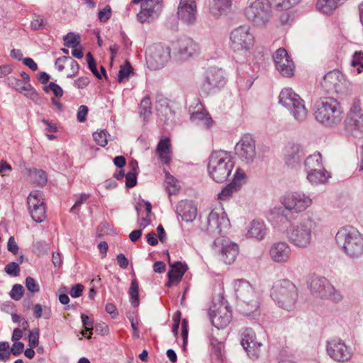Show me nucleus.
<instances>
[{
  "label": "nucleus",
  "mask_w": 363,
  "mask_h": 363,
  "mask_svg": "<svg viewBox=\"0 0 363 363\" xmlns=\"http://www.w3.org/2000/svg\"><path fill=\"white\" fill-rule=\"evenodd\" d=\"M316 228L315 220L307 216L291 223L286 230V236L294 246L306 249L311 245Z\"/></svg>",
  "instance_id": "1"
},
{
  "label": "nucleus",
  "mask_w": 363,
  "mask_h": 363,
  "mask_svg": "<svg viewBox=\"0 0 363 363\" xmlns=\"http://www.w3.org/2000/svg\"><path fill=\"white\" fill-rule=\"evenodd\" d=\"M270 296L279 308L291 311L296 308L298 290L291 280L282 279L273 284Z\"/></svg>",
  "instance_id": "2"
},
{
  "label": "nucleus",
  "mask_w": 363,
  "mask_h": 363,
  "mask_svg": "<svg viewBox=\"0 0 363 363\" xmlns=\"http://www.w3.org/2000/svg\"><path fill=\"white\" fill-rule=\"evenodd\" d=\"M234 167L231 153L225 150H214L210 155L208 172L216 182H223L230 176Z\"/></svg>",
  "instance_id": "3"
},
{
  "label": "nucleus",
  "mask_w": 363,
  "mask_h": 363,
  "mask_svg": "<svg viewBox=\"0 0 363 363\" xmlns=\"http://www.w3.org/2000/svg\"><path fill=\"white\" fill-rule=\"evenodd\" d=\"M343 109L340 104L333 98H325L316 104L315 118L321 124L335 127L343 118Z\"/></svg>",
  "instance_id": "4"
},
{
  "label": "nucleus",
  "mask_w": 363,
  "mask_h": 363,
  "mask_svg": "<svg viewBox=\"0 0 363 363\" xmlns=\"http://www.w3.org/2000/svg\"><path fill=\"white\" fill-rule=\"evenodd\" d=\"M337 244L351 257L363 254V235L352 226L341 228L335 236Z\"/></svg>",
  "instance_id": "5"
},
{
  "label": "nucleus",
  "mask_w": 363,
  "mask_h": 363,
  "mask_svg": "<svg viewBox=\"0 0 363 363\" xmlns=\"http://www.w3.org/2000/svg\"><path fill=\"white\" fill-rule=\"evenodd\" d=\"M255 38L249 26H240L230 34L229 45L233 52L245 55L253 48Z\"/></svg>",
  "instance_id": "6"
},
{
  "label": "nucleus",
  "mask_w": 363,
  "mask_h": 363,
  "mask_svg": "<svg viewBox=\"0 0 363 363\" xmlns=\"http://www.w3.org/2000/svg\"><path fill=\"white\" fill-rule=\"evenodd\" d=\"M279 101L290 111L296 121L303 122L306 119L308 110L304 101L291 88H285L281 90L279 96Z\"/></svg>",
  "instance_id": "7"
},
{
  "label": "nucleus",
  "mask_w": 363,
  "mask_h": 363,
  "mask_svg": "<svg viewBox=\"0 0 363 363\" xmlns=\"http://www.w3.org/2000/svg\"><path fill=\"white\" fill-rule=\"evenodd\" d=\"M234 288L237 298L247 307L244 311L245 313L250 315L259 308V294L249 281L244 279L237 280L234 283Z\"/></svg>",
  "instance_id": "8"
},
{
  "label": "nucleus",
  "mask_w": 363,
  "mask_h": 363,
  "mask_svg": "<svg viewBox=\"0 0 363 363\" xmlns=\"http://www.w3.org/2000/svg\"><path fill=\"white\" fill-rule=\"evenodd\" d=\"M269 4L264 0H255L245 8V16L255 26L264 27L271 18V10Z\"/></svg>",
  "instance_id": "9"
},
{
  "label": "nucleus",
  "mask_w": 363,
  "mask_h": 363,
  "mask_svg": "<svg viewBox=\"0 0 363 363\" xmlns=\"http://www.w3.org/2000/svg\"><path fill=\"white\" fill-rule=\"evenodd\" d=\"M280 202L289 211L301 213L311 206L313 199L303 191H292L283 196Z\"/></svg>",
  "instance_id": "10"
},
{
  "label": "nucleus",
  "mask_w": 363,
  "mask_h": 363,
  "mask_svg": "<svg viewBox=\"0 0 363 363\" xmlns=\"http://www.w3.org/2000/svg\"><path fill=\"white\" fill-rule=\"evenodd\" d=\"M345 126L353 136H363V110L359 99L353 100L345 119Z\"/></svg>",
  "instance_id": "11"
},
{
  "label": "nucleus",
  "mask_w": 363,
  "mask_h": 363,
  "mask_svg": "<svg viewBox=\"0 0 363 363\" xmlns=\"http://www.w3.org/2000/svg\"><path fill=\"white\" fill-rule=\"evenodd\" d=\"M169 60L170 48L162 44L150 46L146 52L147 65L154 70L164 67Z\"/></svg>",
  "instance_id": "12"
},
{
  "label": "nucleus",
  "mask_w": 363,
  "mask_h": 363,
  "mask_svg": "<svg viewBox=\"0 0 363 363\" xmlns=\"http://www.w3.org/2000/svg\"><path fill=\"white\" fill-rule=\"evenodd\" d=\"M349 82L344 74L337 69L328 72L321 82V86L328 94L343 93L348 88Z\"/></svg>",
  "instance_id": "13"
},
{
  "label": "nucleus",
  "mask_w": 363,
  "mask_h": 363,
  "mask_svg": "<svg viewBox=\"0 0 363 363\" xmlns=\"http://www.w3.org/2000/svg\"><path fill=\"white\" fill-rule=\"evenodd\" d=\"M213 244L216 252L225 264H231L235 261L239 253L238 244L225 237L217 238Z\"/></svg>",
  "instance_id": "14"
},
{
  "label": "nucleus",
  "mask_w": 363,
  "mask_h": 363,
  "mask_svg": "<svg viewBox=\"0 0 363 363\" xmlns=\"http://www.w3.org/2000/svg\"><path fill=\"white\" fill-rule=\"evenodd\" d=\"M225 83L224 72L222 69L210 67L203 74L201 89L208 94L224 86Z\"/></svg>",
  "instance_id": "15"
},
{
  "label": "nucleus",
  "mask_w": 363,
  "mask_h": 363,
  "mask_svg": "<svg viewBox=\"0 0 363 363\" xmlns=\"http://www.w3.org/2000/svg\"><path fill=\"white\" fill-rule=\"evenodd\" d=\"M326 350L330 358L337 362H346L352 356L351 349L346 345L344 341L339 338L332 339L328 341Z\"/></svg>",
  "instance_id": "16"
},
{
  "label": "nucleus",
  "mask_w": 363,
  "mask_h": 363,
  "mask_svg": "<svg viewBox=\"0 0 363 363\" xmlns=\"http://www.w3.org/2000/svg\"><path fill=\"white\" fill-rule=\"evenodd\" d=\"M208 315L212 324L218 329L225 328L232 318L230 308L223 303H213L209 308Z\"/></svg>",
  "instance_id": "17"
},
{
  "label": "nucleus",
  "mask_w": 363,
  "mask_h": 363,
  "mask_svg": "<svg viewBox=\"0 0 363 363\" xmlns=\"http://www.w3.org/2000/svg\"><path fill=\"white\" fill-rule=\"evenodd\" d=\"M235 154L246 163L252 162L256 158L255 141L250 135H245L241 138L235 147Z\"/></svg>",
  "instance_id": "18"
},
{
  "label": "nucleus",
  "mask_w": 363,
  "mask_h": 363,
  "mask_svg": "<svg viewBox=\"0 0 363 363\" xmlns=\"http://www.w3.org/2000/svg\"><path fill=\"white\" fill-rule=\"evenodd\" d=\"M273 58L276 69L283 77H290L294 75V63L284 48L278 49Z\"/></svg>",
  "instance_id": "19"
},
{
  "label": "nucleus",
  "mask_w": 363,
  "mask_h": 363,
  "mask_svg": "<svg viewBox=\"0 0 363 363\" xmlns=\"http://www.w3.org/2000/svg\"><path fill=\"white\" fill-rule=\"evenodd\" d=\"M197 9L195 0H180L177 8L178 18L186 25H192L196 21Z\"/></svg>",
  "instance_id": "20"
},
{
  "label": "nucleus",
  "mask_w": 363,
  "mask_h": 363,
  "mask_svg": "<svg viewBox=\"0 0 363 363\" xmlns=\"http://www.w3.org/2000/svg\"><path fill=\"white\" fill-rule=\"evenodd\" d=\"M291 248L284 241L276 242L272 245L269 250L271 259L275 263L284 264L288 262L291 257Z\"/></svg>",
  "instance_id": "21"
},
{
  "label": "nucleus",
  "mask_w": 363,
  "mask_h": 363,
  "mask_svg": "<svg viewBox=\"0 0 363 363\" xmlns=\"http://www.w3.org/2000/svg\"><path fill=\"white\" fill-rule=\"evenodd\" d=\"M241 345L252 359L255 360L258 359L260 355L262 344L256 340L255 334L252 329H246L245 330Z\"/></svg>",
  "instance_id": "22"
},
{
  "label": "nucleus",
  "mask_w": 363,
  "mask_h": 363,
  "mask_svg": "<svg viewBox=\"0 0 363 363\" xmlns=\"http://www.w3.org/2000/svg\"><path fill=\"white\" fill-rule=\"evenodd\" d=\"M207 223L209 230H218V232H221L223 228H228L230 225L225 213L221 208L212 210L208 215Z\"/></svg>",
  "instance_id": "23"
},
{
  "label": "nucleus",
  "mask_w": 363,
  "mask_h": 363,
  "mask_svg": "<svg viewBox=\"0 0 363 363\" xmlns=\"http://www.w3.org/2000/svg\"><path fill=\"white\" fill-rule=\"evenodd\" d=\"M200 52L199 45L189 38H181L178 41V54L181 59L186 60Z\"/></svg>",
  "instance_id": "24"
},
{
  "label": "nucleus",
  "mask_w": 363,
  "mask_h": 363,
  "mask_svg": "<svg viewBox=\"0 0 363 363\" xmlns=\"http://www.w3.org/2000/svg\"><path fill=\"white\" fill-rule=\"evenodd\" d=\"M286 164L291 168L298 165L301 160V146L296 143H288L284 150Z\"/></svg>",
  "instance_id": "25"
},
{
  "label": "nucleus",
  "mask_w": 363,
  "mask_h": 363,
  "mask_svg": "<svg viewBox=\"0 0 363 363\" xmlns=\"http://www.w3.org/2000/svg\"><path fill=\"white\" fill-rule=\"evenodd\" d=\"M177 213L185 222H192L196 217L197 208L192 201H181L177 207Z\"/></svg>",
  "instance_id": "26"
},
{
  "label": "nucleus",
  "mask_w": 363,
  "mask_h": 363,
  "mask_svg": "<svg viewBox=\"0 0 363 363\" xmlns=\"http://www.w3.org/2000/svg\"><path fill=\"white\" fill-rule=\"evenodd\" d=\"M311 292L315 296L324 298L328 292L332 289V284L325 277H315L311 282Z\"/></svg>",
  "instance_id": "27"
},
{
  "label": "nucleus",
  "mask_w": 363,
  "mask_h": 363,
  "mask_svg": "<svg viewBox=\"0 0 363 363\" xmlns=\"http://www.w3.org/2000/svg\"><path fill=\"white\" fill-rule=\"evenodd\" d=\"M169 264L172 269L169 271L167 274L169 280L167 283V286L169 287L174 283L180 282L187 269V267L186 265L182 264L180 262H176L174 264H172L169 258Z\"/></svg>",
  "instance_id": "28"
},
{
  "label": "nucleus",
  "mask_w": 363,
  "mask_h": 363,
  "mask_svg": "<svg viewBox=\"0 0 363 363\" xmlns=\"http://www.w3.org/2000/svg\"><path fill=\"white\" fill-rule=\"evenodd\" d=\"M232 6L231 0H210L209 11L215 17L226 14Z\"/></svg>",
  "instance_id": "29"
},
{
  "label": "nucleus",
  "mask_w": 363,
  "mask_h": 363,
  "mask_svg": "<svg viewBox=\"0 0 363 363\" xmlns=\"http://www.w3.org/2000/svg\"><path fill=\"white\" fill-rule=\"evenodd\" d=\"M267 233V228L263 221L254 220L247 228V236L255 238L257 240H262Z\"/></svg>",
  "instance_id": "30"
},
{
  "label": "nucleus",
  "mask_w": 363,
  "mask_h": 363,
  "mask_svg": "<svg viewBox=\"0 0 363 363\" xmlns=\"http://www.w3.org/2000/svg\"><path fill=\"white\" fill-rule=\"evenodd\" d=\"M11 83L16 91L24 94L32 100H35L38 98V93L30 83L25 82L21 79H11Z\"/></svg>",
  "instance_id": "31"
},
{
  "label": "nucleus",
  "mask_w": 363,
  "mask_h": 363,
  "mask_svg": "<svg viewBox=\"0 0 363 363\" xmlns=\"http://www.w3.org/2000/svg\"><path fill=\"white\" fill-rule=\"evenodd\" d=\"M342 4L340 0H317V11L325 15H331Z\"/></svg>",
  "instance_id": "32"
},
{
  "label": "nucleus",
  "mask_w": 363,
  "mask_h": 363,
  "mask_svg": "<svg viewBox=\"0 0 363 363\" xmlns=\"http://www.w3.org/2000/svg\"><path fill=\"white\" fill-rule=\"evenodd\" d=\"M191 120L206 129L211 128L214 123L210 114L206 110H198L191 114Z\"/></svg>",
  "instance_id": "33"
},
{
  "label": "nucleus",
  "mask_w": 363,
  "mask_h": 363,
  "mask_svg": "<svg viewBox=\"0 0 363 363\" xmlns=\"http://www.w3.org/2000/svg\"><path fill=\"white\" fill-rule=\"evenodd\" d=\"M156 152L164 164H169L171 161V143L169 138H164L159 142Z\"/></svg>",
  "instance_id": "34"
},
{
  "label": "nucleus",
  "mask_w": 363,
  "mask_h": 363,
  "mask_svg": "<svg viewBox=\"0 0 363 363\" xmlns=\"http://www.w3.org/2000/svg\"><path fill=\"white\" fill-rule=\"evenodd\" d=\"M330 178V175L325 169H322L317 171L309 172L307 173V179L315 185L325 184Z\"/></svg>",
  "instance_id": "35"
},
{
  "label": "nucleus",
  "mask_w": 363,
  "mask_h": 363,
  "mask_svg": "<svg viewBox=\"0 0 363 363\" xmlns=\"http://www.w3.org/2000/svg\"><path fill=\"white\" fill-rule=\"evenodd\" d=\"M322 156L320 152H315L306 157L304 165L307 173L322 169Z\"/></svg>",
  "instance_id": "36"
},
{
  "label": "nucleus",
  "mask_w": 363,
  "mask_h": 363,
  "mask_svg": "<svg viewBox=\"0 0 363 363\" xmlns=\"http://www.w3.org/2000/svg\"><path fill=\"white\" fill-rule=\"evenodd\" d=\"M301 0H267L270 6L277 11H289Z\"/></svg>",
  "instance_id": "37"
},
{
  "label": "nucleus",
  "mask_w": 363,
  "mask_h": 363,
  "mask_svg": "<svg viewBox=\"0 0 363 363\" xmlns=\"http://www.w3.org/2000/svg\"><path fill=\"white\" fill-rule=\"evenodd\" d=\"M40 206H45L43 194L38 190H34L28 196V208H34Z\"/></svg>",
  "instance_id": "38"
},
{
  "label": "nucleus",
  "mask_w": 363,
  "mask_h": 363,
  "mask_svg": "<svg viewBox=\"0 0 363 363\" xmlns=\"http://www.w3.org/2000/svg\"><path fill=\"white\" fill-rule=\"evenodd\" d=\"M155 11L152 6L148 4L147 1H145L140 6V11L137 14V20L141 23H144L149 21L150 18L153 16Z\"/></svg>",
  "instance_id": "39"
},
{
  "label": "nucleus",
  "mask_w": 363,
  "mask_h": 363,
  "mask_svg": "<svg viewBox=\"0 0 363 363\" xmlns=\"http://www.w3.org/2000/svg\"><path fill=\"white\" fill-rule=\"evenodd\" d=\"M130 296V302L133 307H138L140 303L139 301V286L136 279L131 281L130 286L128 290Z\"/></svg>",
  "instance_id": "40"
},
{
  "label": "nucleus",
  "mask_w": 363,
  "mask_h": 363,
  "mask_svg": "<svg viewBox=\"0 0 363 363\" xmlns=\"http://www.w3.org/2000/svg\"><path fill=\"white\" fill-rule=\"evenodd\" d=\"M350 65L352 71L358 74L363 72V52L357 51L352 55Z\"/></svg>",
  "instance_id": "41"
},
{
  "label": "nucleus",
  "mask_w": 363,
  "mask_h": 363,
  "mask_svg": "<svg viewBox=\"0 0 363 363\" xmlns=\"http://www.w3.org/2000/svg\"><path fill=\"white\" fill-rule=\"evenodd\" d=\"M140 116L144 118L147 119L152 113V103L149 96H145L140 101Z\"/></svg>",
  "instance_id": "42"
},
{
  "label": "nucleus",
  "mask_w": 363,
  "mask_h": 363,
  "mask_svg": "<svg viewBox=\"0 0 363 363\" xmlns=\"http://www.w3.org/2000/svg\"><path fill=\"white\" fill-rule=\"evenodd\" d=\"M32 219L36 223H42L46 218L45 206L28 208Z\"/></svg>",
  "instance_id": "43"
},
{
  "label": "nucleus",
  "mask_w": 363,
  "mask_h": 363,
  "mask_svg": "<svg viewBox=\"0 0 363 363\" xmlns=\"http://www.w3.org/2000/svg\"><path fill=\"white\" fill-rule=\"evenodd\" d=\"M133 72V67L130 62L125 61V62L120 66V69L118 74V81L121 83L124 81H127L129 78L130 74Z\"/></svg>",
  "instance_id": "44"
},
{
  "label": "nucleus",
  "mask_w": 363,
  "mask_h": 363,
  "mask_svg": "<svg viewBox=\"0 0 363 363\" xmlns=\"http://www.w3.org/2000/svg\"><path fill=\"white\" fill-rule=\"evenodd\" d=\"M245 179L246 176L245 172L242 169L238 168L230 184L239 190L241 186L245 183Z\"/></svg>",
  "instance_id": "45"
},
{
  "label": "nucleus",
  "mask_w": 363,
  "mask_h": 363,
  "mask_svg": "<svg viewBox=\"0 0 363 363\" xmlns=\"http://www.w3.org/2000/svg\"><path fill=\"white\" fill-rule=\"evenodd\" d=\"M165 182L169 194H173L179 189L177 180L169 172L165 174Z\"/></svg>",
  "instance_id": "46"
},
{
  "label": "nucleus",
  "mask_w": 363,
  "mask_h": 363,
  "mask_svg": "<svg viewBox=\"0 0 363 363\" xmlns=\"http://www.w3.org/2000/svg\"><path fill=\"white\" fill-rule=\"evenodd\" d=\"M109 134L104 130H97L93 133L94 141L100 146L105 147L108 143Z\"/></svg>",
  "instance_id": "47"
},
{
  "label": "nucleus",
  "mask_w": 363,
  "mask_h": 363,
  "mask_svg": "<svg viewBox=\"0 0 363 363\" xmlns=\"http://www.w3.org/2000/svg\"><path fill=\"white\" fill-rule=\"evenodd\" d=\"M238 190L230 183L218 194V199L221 201L228 200Z\"/></svg>",
  "instance_id": "48"
},
{
  "label": "nucleus",
  "mask_w": 363,
  "mask_h": 363,
  "mask_svg": "<svg viewBox=\"0 0 363 363\" xmlns=\"http://www.w3.org/2000/svg\"><path fill=\"white\" fill-rule=\"evenodd\" d=\"M325 298H328L335 303H339L342 301L343 295L339 290L336 289L332 284V289L329 290Z\"/></svg>",
  "instance_id": "49"
},
{
  "label": "nucleus",
  "mask_w": 363,
  "mask_h": 363,
  "mask_svg": "<svg viewBox=\"0 0 363 363\" xmlns=\"http://www.w3.org/2000/svg\"><path fill=\"white\" fill-rule=\"evenodd\" d=\"M33 174L35 182L38 185L43 186L47 183V174L45 171L42 169H35Z\"/></svg>",
  "instance_id": "50"
},
{
  "label": "nucleus",
  "mask_w": 363,
  "mask_h": 363,
  "mask_svg": "<svg viewBox=\"0 0 363 363\" xmlns=\"http://www.w3.org/2000/svg\"><path fill=\"white\" fill-rule=\"evenodd\" d=\"M64 45L68 48H75L79 44L77 36L73 33H67L63 38Z\"/></svg>",
  "instance_id": "51"
},
{
  "label": "nucleus",
  "mask_w": 363,
  "mask_h": 363,
  "mask_svg": "<svg viewBox=\"0 0 363 363\" xmlns=\"http://www.w3.org/2000/svg\"><path fill=\"white\" fill-rule=\"evenodd\" d=\"M87 64L91 72L98 78L101 79V74L98 72L95 60L90 52L86 55Z\"/></svg>",
  "instance_id": "52"
},
{
  "label": "nucleus",
  "mask_w": 363,
  "mask_h": 363,
  "mask_svg": "<svg viewBox=\"0 0 363 363\" xmlns=\"http://www.w3.org/2000/svg\"><path fill=\"white\" fill-rule=\"evenodd\" d=\"M23 294V287L21 284H15L10 291V296L12 299L18 301L20 300Z\"/></svg>",
  "instance_id": "53"
},
{
  "label": "nucleus",
  "mask_w": 363,
  "mask_h": 363,
  "mask_svg": "<svg viewBox=\"0 0 363 363\" xmlns=\"http://www.w3.org/2000/svg\"><path fill=\"white\" fill-rule=\"evenodd\" d=\"M45 91L48 92L49 90L52 91L55 96L61 97L63 95L62 89L56 83L50 82L47 86L44 88Z\"/></svg>",
  "instance_id": "54"
},
{
  "label": "nucleus",
  "mask_w": 363,
  "mask_h": 363,
  "mask_svg": "<svg viewBox=\"0 0 363 363\" xmlns=\"http://www.w3.org/2000/svg\"><path fill=\"white\" fill-rule=\"evenodd\" d=\"M26 286L31 293H37L40 290L38 282L32 277H27L26 279Z\"/></svg>",
  "instance_id": "55"
},
{
  "label": "nucleus",
  "mask_w": 363,
  "mask_h": 363,
  "mask_svg": "<svg viewBox=\"0 0 363 363\" xmlns=\"http://www.w3.org/2000/svg\"><path fill=\"white\" fill-rule=\"evenodd\" d=\"M28 342L30 347H36L39 343V330L30 331L28 335Z\"/></svg>",
  "instance_id": "56"
},
{
  "label": "nucleus",
  "mask_w": 363,
  "mask_h": 363,
  "mask_svg": "<svg viewBox=\"0 0 363 363\" xmlns=\"http://www.w3.org/2000/svg\"><path fill=\"white\" fill-rule=\"evenodd\" d=\"M5 272L11 276H17L19 273V266L16 262H12L6 265Z\"/></svg>",
  "instance_id": "57"
},
{
  "label": "nucleus",
  "mask_w": 363,
  "mask_h": 363,
  "mask_svg": "<svg viewBox=\"0 0 363 363\" xmlns=\"http://www.w3.org/2000/svg\"><path fill=\"white\" fill-rule=\"evenodd\" d=\"M136 172H129L125 175V185L128 188H132L136 185L137 176Z\"/></svg>",
  "instance_id": "58"
},
{
  "label": "nucleus",
  "mask_w": 363,
  "mask_h": 363,
  "mask_svg": "<svg viewBox=\"0 0 363 363\" xmlns=\"http://www.w3.org/2000/svg\"><path fill=\"white\" fill-rule=\"evenodd\" d=\"M111 16V9L109 6H106L104 9L99 12V19L101 22H106Z\"/></svg>",
  "instance_id": "59"
},
{
  "label": "nucleus",
  "mask_w": 363,
  "mask_h": 363,
  "mask_svg": "<svg viewBox=\"0 0 363 363\" xmlns=\"http://www.w3.org/2000/svg\"><path fill=\"white\" fill-rule=\"evenodd\" d=\"M67 65H69L70 66L72 73L67 74V77L68 78H72L78 74L79 69V65L74 60H73L70 57H69V60L68 61Z\"/></svg>",
  "instance_id": "60"
},
{
  "label": "nucleus",
  "mask_w": 363,
  "mask_h": 363,
  "mask_svg": "<svg viewBox=\"0 0 363 363\" xmlns=\"http://www.w3.org/2000/svg\"><path fill=\"white\" fill-rule=\"evenodd\" d=\"M84 287L81 284H77L70 289L69 294L72 298H78L82 296Z\"/></svg>",
  "instance_id": "61"
},
{
  "label": "nucleus",
  "mask_w": 363,
  "mask_h": 363,
  "mask_svg": "<svg viewBox=\"0 0 363 363\" xmlns=\"http://www.w3.org/2000/svg\"><path fill=\"white\" fill-rule=\"evenodd\" d=\"M69 57L62 56L58 57L55 62V66L59 72H62L65 69V65L68 63Z\"/></svg>",
  "instance_id": "62"
},
{
  "label": "nucleus",
  "mask_w": 363,
  "mask_h": 363,
  "mask_svg": "<svg viewBox=\"0 0 363 363\" xmlns=\"http://www.w3.org/2000/svg\"><path fill=\"white\" fill-rule=\"evenodd\" d=\"M23 348L24 344L21 342L16 341L13 342L9 352H11V354L12 353L14 356H18L23 352Z\"/></svg>",
  "instance_id": "63"
},
{
  "label": "nucleus",
  "mask_w": 363,
  "mask_h": 363,
  "mask_svg": "<svg viewBox=\"0 0 363 363\" xmlns=\"http://www.w3.org/2000/svg\"><path fill=\"white\" fill-rule=\"evenodd\" d=\"M88 113V107L85 105H81L77 111V120L82 123L86 121V114Z\"/></svg>",
  "instance_id": "64"
}]
</instances>
